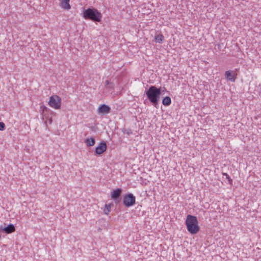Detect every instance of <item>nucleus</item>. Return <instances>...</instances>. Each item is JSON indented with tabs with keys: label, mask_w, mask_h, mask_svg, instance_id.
<instances>
[{
	"label": "nucleus",
	"mask_w": 261,
	"mask_h": 261,
	"mask_svg": "<svg viewBox=\"0 0 261 261\" xmlns=\"http://www.w3.org/2000/svg\"><path fill=\"white\" fill-rule=\"evenodd\" d=\"M223 175L225 176L226 178L228 180V181L230 184H232V180L230 178V176L226 173H223Z\"/></svg>",
	"instance_id": "dca6fc26"
},
{
	"label": "nucleus",
	"mask_w": 261,
	"mask_h": 261,
	"mask_svg": "<svg viewBox=\"0 0 261 261\" xmlns=\"http://www.w3.org/2000/svg\"><path fill=\"white\" fill-rule=\"evenodd\" d=\"M122 192V190L120 188H117L113 190L111 193V197L112 199H116L118 198Z\"/></svg>",
	"instance_id": "9d476101"
},
{
	"label": "nucleus",
	"mask_w": 261,
	"mask_h": 261,
	"mask_svg": "<svg viewBox=\"0 0 261 261\" xmlns=\"http://www.w3.org/2000/svg\"><path fill=\"white\" fill-rule=\"evenodd\" d=\"M237 73L232 70H227L225 72V76L227 81L234 82L237 79Z\"/></svg>",
	"instance_id": "0eeeda50"
},
{
	"label": "nucleus",
	"mask_w": 261,
	"mask_h": 261,
	"mask_svg": "<svg viewBox=\"0 0 261 261\" xmlns=\"http://www.w3.org/2000/svg\"><path fill=\"white\" fill-rule=\"evenodd\" d=\"M5 124L3 122H0V130H4L5 129Z\"/></svg>",
	"instance_id": "f3484780"
},
{
	"label": "nucleus",
	"mask_w": 261,
	"mask_h": 261,
	"mask_svg": "<svg viewBox=\"0 0 261 261\" xmlns=\"http://www.w3.org/2000/svg\"><path fill=\"white\" fill-rule=\"evenodd\" d=\"M162 103L165 106H168L171 103V99L169 96H166L163 99Z\"/></svg>",
	"instance_id": "4468645a"
},
{
	"label": "nucleus",
	"mask_w": 261,
	"mask_h": 261,
	"mask_svg": "<svg viewBox=\"0 0 261 261\" xmlns=\"http://www.w3.org/2000/svg\"><path fill=\"white\" fill-rule=\"evenodd\" d=\"M83 16L85 19L99 22L102 18L101 13L95 8H88L83 12Z\"/></svg>",
	"instance_id": "f03ea898"
},
{
	"label": "nucleus",
	"mask_w": 261,
	"mask_h": 261,
	"mask_svg": "<svg viewBox=\"0 0 261 261\" xmlns=\"http://www.w3.org/2000/svg\"><path fill=\"white\" fill-rule=\"evenodd\" d=\"M198 223V222L197 221V224ZM196 229H197V232L199 230V227L198 226V225L197 224V227H196Z\"/></svg>",
	"instance_id": "6ab92c4d"
},
{
	"label": "nucleus",
	"mask_w": 261,
	"mask_h": 261,
	"mask_svg": "<svg viewBox=\"0 0 261 261\" xmlns=\"http://www.w3.org/2000/svg\"><path fill=\"white\" fill-rule=\"evenodd\" d=\"M111 108L108 106L103 104L99 106L97 112L99 114H108L110 112Z\"/></svg>",
	"instance_id": "6e6552de"
},
{
	"label": "nucleus",
	"mask_w": 261,
	"mask_h": 261,
	"mask_svg": "<svg viewBox=\"0 0 261 261\" xmlns=\"http://www.w3.org/2000/svg\"><path fill=\"white\" fill-rule=\"evenodd\" d=\"M59 6L61 8L65 10H69L71 9L70 0H60Z\"/></svg>",
	"instance_id": "1a4fd4ad"
},
{
	"label": "nucleus",
	"mask_w": 261,
	"mask_h": 261,
	"mask_svg": "<svg viewBox=\"0 0 261 261\" xmlns=\"http://www.w3.org/2000/svg\"><path fill=\"white\" fill-rule=\"evenodd\" d=\"M111 205L112 204H110V203L105 204V208L104 210V213L105 214H106V215L109 214V213H110V212L111 211Z\"/></svg>",
	"instance_id": "2eb2a0df"
},
{
	"label": "nucleus",
	"mask_w": 261,
	"mask_h": 261,
	"mask_svg": "<svg viewBox=\"0 0 261 261\" xmlns=\"http://www.w3.org/2000/svg\"><path fill=\"white\" fill-rule=\"evenodd\" d=\"M123 202L126 207H130L135 204L136 197L132 193L126 194L124 196Z\"/></svg>",
	"instance_id": "39448f33"
},
{
	"label": "nucleus",
	"mask_w": 261,
	"mask_h": 261,
	"mask_svg": "<svg viewBox=\"0 0 261 261\" xmlns=\"http://www.w3.org/2000/svg\"><path fill=\"white\" fill-rule=\"evenodd\" d=\"M186 224L189 232L191 233H196V217L188 215L186 221Z\"/></svg>",
	"instance_id": "20e7f679"
},
{
	"label": "nucleus",
	"mask_w": 261,
	"mask_h": 261,
	"mask_svg": "<svg viewBox=\"0 0 261 261\" xmlns=\"http://www.w3.org/2000/svg\"><path fill=\"white\" fill-rule=\"evenodd\" d=\"M106 85H108L109 84H111L109 80H107L105 82Z\"/></svg>",
	"instance_id": "a211bd4d"
},
{
	"label": "nucleus",
	"mask_w": 261,
	"mask_h": 261,
	"mask_svg": "<svg viewBox=\"0 0 261 261\" xmlns=\"http://www.w3.org/2000/svg\"><path fill=\"white\" fill-rule=\"evenodd\" d=\"M164 40V37L162 34H159L155 36L154 41L156 43H162Z\"/></svg>",
	"instance_id": "ddd939ff"
},
{
	"label": "nucleus",
	"mask_w": 261,
	"mask_h": 261,
	"mask_svg": "<svg viewBox=\"0 0 261 261\" xmlns=\"http://www.w3.org/2000/svg\"><path fill=\"white\" fill-rule=\"evenodd\" d=\"M48 105L55 110L60 109L62 106V99L56 94L51 95L49 98Z\"/></svg>",
	"instance_id": "7ed1b4c3"
},
{
	"label": "nucleus",
	"mask_w": 261,
	"mask_h": 261,
	"mask_svg": "<svg viewBox=\"0 0 261 261\" xmlns=\"http://www.w3.org/2000/svg\"><path fill=\"white\" fill-rule=\"evenodd\" d=\"M161 89L154 86H150L146 91V96L152 105L156 107L160 100Z\"/></svg>",
	"instance_id": "f257e3e1"
},
{
	"label": "nucleus",
	"mask_w": 261,
	"mask_h": 261,
	"mask_svg": "<svg viewBox=\"0 0 261 261\" xmlns=\"http://www.w3.org/2000/svg\"><path fill=\"white\" fill-rule=\"evenodd\" d=\"M85 143L88 147L93 146L95 144V140L93 137L87 138L85 139Z\"/></svg>",
	"instance_id": "9b49d317"
},
{
	"label": "nucleus",
	"mask_w": 261,
	"mask_h": 261,
	"mask_svg": "<svg viewBox=\"0 0 261 261\" xmlns=\"http://www.w3.org/2000/svg\"><path fill=\"white\" fill-rule=\"evenodd\" d=\"M107 149V145L105 141L100 142L95 149V153L100 155L103 154Z\"/></svg>",
	"instance_id": "423d86ee"
},
{
	"label": "nucleus",
	"mask_w": 261,
	"mask_h": 261,
	"mask_svg": "<svg viewBox=\"0 0 261 261\" xmlns=\"http://www.w3.org/2000/svg\"><path fill=\"white\" fill-rule=\"evenodd\" d=\"M15 230V228L14 226L10 224L8 225L7 227H5L3 229V231H5L7 233H11L13 232H14Z\"/></svg>",
	"instance_id": "f8f14e48"
}]
</instances>
